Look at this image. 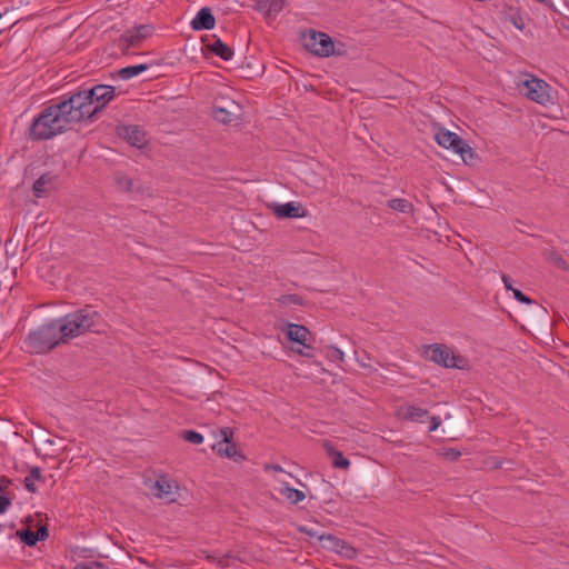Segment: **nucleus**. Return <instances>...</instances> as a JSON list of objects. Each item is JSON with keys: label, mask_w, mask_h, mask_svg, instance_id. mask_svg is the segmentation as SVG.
Masks as SVG:
<instances>
[{"label": "nucleus", "mask_w": 569, "mask_h": 569, "mask_svg": "<svg viewBox=\"0 0 569 569\" xmlns=\"http://www.w3.org/2000/svg\"><path fill=\"white\" fill-rule=\"evenodd\" d=\"M114 97L116 88L108 84L81 86L66 92L33 118L28 137L32 141L49 140L74 124L93 122Z\"/></svg>", "instance_id": "1"}, {"label": "nucleus", "mask_w": 569, "mask_h": 569, "mask_svg": "<svg viewBox=\"0 0 569 569\" xmlns=\"http://www.w3.org/2000/svg\"><path fill=\"white\" fill-rule=\"evenodd\" d=\"M61 319V328L63 331L67 330L64 337H69V339L86 332L103 333L107 329L104 319L92 306H86L82 309L66 315Z\"/></svg>", "instance_id": "2"}, {"label": "nucleus", "mask_w": 569, "mask_h": 569, "mask_svg": "<svg viewBox=\"0 0 569 569\" xmlns=\"http://www.w3.org/2000/svg\"><path fill=\"white\" fill-rule=\"evenodd\" d=\"M62 319L51 320L38 329L30 331L26 337V345L32 353L43 355L61 343L68 342L69 337H64L67 332L61 328Z\"/></svg>", "instance_id": "3"}, {"label": "nucleus", "mask_w": 569, "mask_h": 569, "mask_svg": "<svg viewBox=\"0 0 569 569\" xmlns=\"http://www.w3.org/2000/svg\"><path fill=\"white\" fill-rule=\"evenodd\" d=\"M305 48L317 57L342 56L346 53L343 44L336 46L333 39L321 31L308 30L302 34Z\"/></svg>", "instance_id": "4"}, {"label": "nucleus", "mask_w": 569, "mask_h": 569, "mask_svg": "<svg viewBox=\"0 0 569 569\" xmlns=\"http://www.w3.org/2000/svg\"><path fill=\"white\" fill-rule=\"evenodd\" d=\"M522 90H525V96L539 103L547 104L552 101L551 97V87L542 79L531 76L530 79H527L522 82Z\"/></svg>", "instance_id": "5"}, {"label": "nucleus", "mask_w": 569, "mask_h": 569, "mask_svg": "<svg viewBox=\"0 0 569 569\" xmlns=\"http://www.w3.org/2000/svg\"><path fill=\"white\" fill-rule=\"evenodd\" d=\"M152 27L140 24L122 33L118 40V47L123 54H128L131 48L139 47L151 34Z\"/></svg>", "instance_id": "6"}, {"label": "nucleus", "mask_w": 569, "mask_h": 569, "mask_svg": "<svg viewBox=\"0 0 569 569\" xmlns=\"http://www.w3.org/2000/svg\"><path fill=\"white\" fill-rule=\"evenodd\" d=\"M426 358L445 368H460L457 360L461 359V357L452 355L445 345H430L426 350Z\"/></svg>", "instance_id": "7"}, {"label": "nucleus", "mask_w": 569, "mask_h": 569, "mask_svg": "<svg viewBox=\"0 0 569 569\" xmlns=\"http://www.w3.org/2000/svg\"><path fill=\"white\" fill-rule=\"evenodd\" d=\"M223 91H216V119H218V112L223 110L232 116V119H242L243 111L242 107L234 100L228 97L227 91L229 88L223 87Z\"/></svg>", "instance_id": "8"}, {"label": "nucleus", "mask_w": 569, "mask_h": 569, "mask_svg": "<svg viewBox=\"0 0 569 569\" xmlns=\"http://www.w3.org/2000/svg\"><path fill=\"white\" fill-rule=\"evenodd\" d=\"M269 208L278 219L303 218L308 214V211L302 207V204L296 201L271 203Z\"/></svg>", "instance_id": "9"}, {"label": "nucleus", "mask_w": 569, "mask_h": 569, "mask_svg": "<svg viewBox=\"0 0 569 569\" xmlns=\"http://www.w3.org/2000/svg\"><path fill=\"white\" fill-rule=\"evenodd\" d=\"M118 136L132 147L141 148L146 144L144 131L139 126H121L118 128Z\"/></svg>", "instance_id": "10"}, {"label": "nucleus", "mask_w": 569, "mask_h": 569, "mask_svg": "<svg viewBox=\"0 0 569 569\" xmlns=\"http://www.w3.org/2000/svg\"><path fill=\"white\" fill-rule=\"evenodd\" d=\"M57 176L51 172H44L41 174L32 186V192L36 198H43L50 194L54 189V182Z\"/></svg>", "instance_id": "11"}, {"label": "nucleus", "mask_w": 569, "mask_h": 569, "mask_svg": "<svg viewBox=\"0 0 569 569\" xmlns=\"http://www.w3.org/2000/svg\"><path fill=\"white\" fill-rule=\"evenodd\" d=\"M283 332L289 342L297 343L299 346L306 345L307 336L310 333L306 326L292 322H286Z\"/></svg>", "instance_id": "12"}, {"label": "nucleus", "mask_w": 569, "mask_h": 569, "mask_svg": "<svg viewBox=\"0 0 569 569\" xmlns=\"http://www.w3.org/2000/svg\"><path fill=\"white\" fill-rule=\"evenodd\" d=\"M192 30H211L213 29V12L211 8H201L190 23Z\"/></svg>", "instance_id": "13"}, {"label": "nucleus", "mask_w": 569, "mask_h": 569, "mask_svg": "<svg viewBox=\"0 0 569 569\" xmlns=\"http://www.w3.org/2000/svg\"><path fill=\"white\" fill-rule=\"evenodd\" d=\"M216 448L219 456L226 457L234 462H242L247 459L242 450L238 447V443L234 441H229L228 443H216Z\"/></svg>", "instance_id": "14"}, {"label": "nucleus", "mask_w": 569, "mask_h": 569, "mask_svg": "<svg viewBox=\"0 0 569 569\" xmlns=\"http://www.w3.org/2000/svg\"><path fill=\"white\" fill-rule=\"evenodd\" d=\"M323 448L327 455L331 458V465L333 468L347 470L350 467V460L346 458L340 450L336 449L330 441L325 440Z\"/></svg>", "instance_id": "15"}, {"label": "nucleus", "mask_w": 569, "mask_h": 569, "mask_svg": "<svg viewBox=\"0 0 569 569\" xmlns=\"http://www.w3.org/2000/svg\"><path fill=\"white\" fill-rule=\"evenodd\" d=\"M429 411L427 409L416 407V406H402L399 410V416L403 420L413 421V422H423L425 418L428 417Z\"/></svg>", "instance_id": "16"}, {"label": "nucleus", "mask_w": 569, "mask_h": 569, "mask_svg": "<svg viewBox=\"0 0 569 569\" xmlns=\"http://www.w3.org/2000/svg\"><path fill=\"white\" fill-rule=\"evenodd\" d=\"M157 62H143L134 66H128L124 68H121L117 71V76L122 80H129L133 77L139 76L143 71H147L151 69L153 66H157Z\"/></svg>", "instance_id": "17"}, {"label": "nucleus", "mask_w": 569, "mask_h": 569, "mask_svg": "<svg viewBox=\"0 0 569 569\" xmlns=\"http://www.w3.org/2000/svg\"><path fill=\"white\" fill-rule=\"evenodd\" d=\"M193 51H199L204 59L213 57V36L204 34L200 37L199 42L191 43Z\"/></svg>", "instance_id": "18"}, {"label": "nucleus", "mask_w": 569, "mask_h": 569, "mask_svg": "<svg viewBox=\"0 0 569 569\" xmlns=\"http://www.w3.org/2000/svg\"><path fill=\"white\" fill-rule=\"evenodd\" d=\"M41 468L40 467H32L29 471V476H27L24 479H23V486L24 488L30 492V493H36L38 491V488L36 487L34 485V481H40L42 480V473H41Z\"/></svg>", "instance_id": "19"}, {"label": "nucleus", "mask_w": 569, "mask_h": 569, "mask_svg": "<svg viewBox=\"0 0 569 569\" xmlns=\"http://www.w3.org/2000/svg\"><path fill=\"white\" fill-rule=\"evenodd\" d=\"M318 540L321 542V547L330 550L337 551L339 546H343L345 540L331 535V533H322L318 536Z\"/></svg>", "instance_id": "20"}, {"label": "nucleus", "mask_w": 569, "mask_h": 569, "mask_svg": "<svg viewBox=\"0 0 569 569\" xmlns=\"http://www.w3.org/2000/svg\"><path fill=\"white\" fill-rule=\"evenodd\" d=\"M387 206L390 209L402 213H412L415 211L413 204L409 202L407 199L402 198L390 199Z\"/></svg>", "instance_id": "21"}, {"label": "nucleus", "mask_w": 569, "mask_h": 569, "mask_svg": "<svg viewBox=\"0 0 569 569\" xmlns=\"http://www.w3.org/2000/svg\"><path fill=\"white\" fill-rule=\"evenodd\" d=\"M242 560L238 555H233L230 552L223 553L220 557L216 556V566H219L221 568L232 567L238 568Z\"/></svg>", "instance_id": "22"}, {"label": "nucleus", "mask_w": 569, "mask_h": 569, "mask_svg": "<svg viewBox=\"0 0 569 569\" xmlns=\"http://www.w3.org/2000/svg\"><path fill=\"white\" fill-rule=\"evenodd\" d=\"M114 181H116L117 188L121 191L132 192L134 190L133 180L121 171L114 172Z\"/></svg>", "instance_id": "23"}, {"label": "nucleus", "mask_w": 569, "mask_h": 569, "mask_svg": "<svg viewBox=\"0 0 569 569\" xmlns=\"http://www.w3.org/2000/svg\"><path fill=\"white\" fill-rule=\"evenodd\" d=\"M233 54V49L216 36V57H219L223 61H229L232 59Z\"/></svg>", "instance_id": "24"}, {"label": "nucleus", "mask_w": 569, "mask_h": 569, "mask_svg": "<svg viewBox=\"0 0 569 569\" xmlns=\"http://www.w3.org/2000/svg\"><path fill=\"white\" fill-rule=\"evenodd\" d=\"M152 492L158 498H168L172 493V487L164 478H160L154 482Z\"/></svg>", "instance_id": "25"}, {"label": "nucleus", "mask_w": 569, "mask_h": 569, "mask_svg": "<svg viewBox=\"0 0 569 569\" xmlns=\"http://www.w3.org/2000/svg\"><path fill=\"white\" fill-rule=\"evenodd\" d=\"M453 136H455V132H451L445 128H440L437 131V133L435 134V140L439 146H441L446 149H449V146L452 142Z\"/></svg>", "instance_id": "26"}, {"label": "nucleus", "mask_w": 569, "mask_h": 569, "mask_svg": "<svg viewBox=\"0 0 569 569\" xmlns=\"http://www.w3.org/2000/svg\"><path fill=\"white\" fill-rule=\"evenodd\" d=\"M282 493L292 505H298L302 500H305L306 495L303 491L298 490L296 488L289 487L288 485L283 488Z\"/></svg>", "instance_id": "27"}, {"label": "nucleus", "mask_w": 569, "mask_h": 569, "mask_svg": "<svg viewBox=\"0 0 569 569\" xmlns=\"http://www.w3.org/2000/svg\"><path fill=\"white\" fill-rule=\"evenodd\" d=\"M547 259H548V261L553 263L559 269H561L563 271H568L569 270V263L562 257V254L559 253L558 251H556V250L549 251L548 254H547Z\"/></svg>", "instance_id": "28"}, {"label": "nucleus", "mask_w": 569, "mask_h": 569, "mask_svg": "<svg viewBox=\"0 0 569 569\" xmlns=\"http://www.w3.org/2000/svg\"><path fill=\"white\" fill-rule=\"evenodd\" d=\"M19 539L29 547H34L38 542L36 532L31 529H20L17 531Z\"/></svg>", "instance_id": "29"}, {"label": "nucleus", "mask_w": 569, "mask_h": 569, "mask_svg": "<svg viewBox=\"0 0 569 569\" xmlns=\"http://www.w3.org/2000/svg\"><path fill=\"white\" fill-rule=\"evenodd\" d=\"M240 292H241L240 288H228V286L223 284L222 282L219 283V288H216V297H223L227 299H231V298L238 299L236 293H240Z\"/></svg>", "instance_id": "30"}, {"label": "nucleus", "mask_w": 569, "mask_h": 569, "mask_svg": "<svg viewBox=\"0 0 569 569\" xmlns=\"http://www.w3.org/2000/svg\"><path fill=\"white\" fill-rule=\"evenodd\" d=\"M278 302H280L282 305H297V306H305V303H306L303 298L297 293L281 295L278 298Z\"/></svg>", "instance_id": "31"}, {"label": "nucleus", "mask_w": 569, "mask_h": 569, "mask_svg": "<svg viewBox=\"0 0 569 569\" xmlns=\"http://www.w3.org/2000/svg\"><path fill=\"white\" fill-rule=\"evenodd\" d=\"M232 118V116H229V113L223 110L222 112H218V119H216V121L230 127H240L242 119Z\"/></svg>", "instance_id": "32"}, {"label": "nucleus", "mask_w": 569, "mask_h": 569, "mask_svg": "<svg viewBox=\"0 0 569 569\" xmlns=\"http://www.w3.org/2000/svg\"><path fill=\"white\" fill-rule=\"evenodd\" d=\"M510 14H509V21L512 23L515 28L522 31L525 29V22L521 17V13L519 9H513L512 7L509 8Z\"/></svg>", "instance_id": "33"}, {"label": "nucleus", "mask_w": 569, "mask_h": 569, "mask_svg": "<svg viewBox=\"0 0 569 569\" xmlns=\"http://www.w3.org/2000/svg\"><path fill=\"white\" fill-rule=\"evenodd\" d=\"M181 438L187 442L199 445L203 441V436L196 430H183Z\"/></svg>", "instance_id": "34"}, {"label": "nucleus", "mask_w": 569, "mask_h": 569, "mask_svg": "<svg viewBox=\"0 0 569 569\" xmlns=\"http://www.w3.org/2000/svg\"><path fill=\"white\" fill-rule=\"evenodd\" d=\"M465 149H467V150L466 151L461 150L459 152V156L461 157V159L463 160V162L466 164L471 166V164H473V161L478 159V154L475 152V150L468 143H466Z\"/></svg>", "instance_id": "35"}, {"label": "nucleus", "mask_w": 569, "mask_h": 569, "mask_svg": "<svg viewBox=\"0 0 569 569\" xmlns=\"http://www.w3.org/2000/svg\"><path fill=\"white\" fill-rule=\"evenodd\" d=\"M466 143H467L466 140H463L460 136L455 133V136L452 138V142L449 146V149H451L455 153L459 154V152L461 150H463V151L467 150V149H465Z\"/></svg>", "instance_id": "36"}, {"label": "nucleus", "mask_w": 569, "mask_h": 569, "mask_svg": "<svg viewBox=\"0 0 569 569\" xmlns=\"http://www.w3.org/2000/svg\"><path fill=\"white\" fill-rule=\"evenodd\" d=\"M327 356L332 361H343V359H345L343 351L340 348L335 347V346L328 347Z\"/></svg>", "instance_id": "37"}, {"label": "nucleus", "mask_w": 569, "mask_h": 569, "mask_svg": "<svg viewBox=\"0 0 569 569\" xmlns=\"http://www.w3.org/2000/svg\"><path fill=\"white\" fill-rule=\"evenodd\" d=\"M336 552L348 558V559H352L357 555V550L346 541H345L343 546H339V548Z\"/></svg>", "instance_id": "38"}, {"label": "nucleus", "mask_w": 569, "mask_h": 569, "mask_svg": "<svg viewBox=\"0 0 569 569\" xmlns=\"http://www.w3.org/2000/svg\"><path fill=\"white\" fill-rule=\"evenodd\" d=\"M233 429L230 427H222L219 429V435L221 439L217 443H228L229 441H233Z\"/></svg>", "instance_id": "39"}, {"label": "nucleus", "mask_w": 569, "mask_h": 569, "mask_svg": "<svg viewBox=\"0 0 569 569\" xmlns=\"http://www.w3.org/2000/svg\"><path fill=\"white\" fill-rule=\"evenodd\" d=\"M271 0H257L254 9L270 17Z\"/></svg>", "instance_id": "40"}, {"label": "nucleus", "mask_w": 569, "mask_h": 569, "mask_svg": "<svg viewBox=\"0 0 569 569\" xmlns=\"http://www.w3.org/2000/svg\"><path fill=\"white\" fill-rule=\"evenodd\" d=\"M74 569H110L104 563L99 561H90L87 563H78Z\"/></svg>", "instance_id": "41"}, {"label": "nucleus", "mask_w": 569, "mask_h": 569, "mask_svg": "<svg viewBox=\"0 0 569 569\" xmlns=\"http://www.w3.org/2000/svg\"><path fill=\"white\" fill-rule=\"evenodd\" d=\"M512 295H513V298L520 303L532 305L535 302L530 297H528L527 295H525L521 290H519L517 288L512 291Z\"/></svg>", "instance_id": "42"}, {"label": "nucleus", "mask_w": 569, "mask_h": 569, "mask_svg": "<svg viewBox=\"0 0 569 569\" xmlns=\"http://www.w3.org/2000/svg\"><path fill=\"white\" fill-rule=\"evenodd\" d=\"M303 348L292 349L295 352L302 357L311 358L313 357L315 348L308 343L302 346Z\"/></svg>", "instance_id": "43"}, {"label": "nucleus", "mask_w": 569, "mask_h": 569, "mask_svg": "<svg viewBox=\"0 0 569 569\" xmlns=\"http://www.w3.org/2000/svg\"><path fill=\"white\" fill-rule=\"evenodd\" d=\"M284 6V0H271L270 16H277L280 11H282Z\"/></svg>", "instance_id": "44"}, {"label": "nucleus", "mask_w": 569, "mask_h": 569, "mask_svg": "<svg viewBox=\"0 0 569 569\" xmlns=\"http://www.w3.org/2000/svg\"><path fill=\"white\" fill-rule=\"evenodd\" d=\"M12 503V499L7 495H0V515L4 513Z\"/></svg>", "instance_id": "45"}, {"label": "nucleus", "mask_w": 569, "mask_h": 569, "mask_svg": "<svg viewBox=\"0 0 569 569\" xmlns=\"http://www.w3.org/2000/svg\"><path fill=\"white\" fill-rule=\"evenodd\" d=\"M34 532L38 541H43L49 537V530L46 525L38 527Z\"/></svg>", "instance_id": "46"}, {"label": "nucleus", "mask_w": 569, "mask_h": 569, "mask_svg": "<svg viewBox=\"0 0 569 569\" xmlns=\"http://www.w3.org/2000/svg\"><path fill=\"white\" fill-rule=\"evenodd\" d=\"M443 456L451 461H456L461 457V452L458 449L449 448L445 451Z\"/></svg>", "instance_id": "47"}, {"label": "nucleus", "mask_w": 569, "mask_h": 569, "mask_svg": "<svg viewBox=\"0 0 569 569\" xmlns=\"http://www.w3.org/2000/svg\"><path fill=\"white\" fill-rule=\"evenodd\" d=\"M12 485V480L6 476L0 477V495H6L7 489Z\"/></svg>", "instance_id": "48"}, {"label": "nucleus", "mask_w": 569, "mask_h": 569, "mask_svg": "<svg viewBox=\"0 0 569 569\" xmlns=\"http://www.w3.org/2000/svg\"><path fill=\"white\" fill-rule=\"evenodd\" d=\"M429 422H430V425H429L428 431L432 432V431H436L440 427L441 419L437 416H432V417H429Z\"/></svg>", "instance_id": "49"}, {"label": "nucleus", "mask_w": 569, "mask_h": 569, "mask_svg": "<svg viewBox=\"0 0 569 569\" xmlns=\"http://www.w3.org/2000/svg\"><path fill=\"white\" fill-rule=\"evenodd\" d=\"M501 279H502V282H503L505 288H506L507 291H511L512 292L516 289L512 286V279L510 278V276L503 273Z\"/></svg>", "instance_id": "50"}, {"label": "nucleus", "mask_w": 569, "mask_h": 569, "mask_svg": "<svg viewBox=\"0 0 569 569\" xmlns=\"http://www.w3.org/2000/svg\"><path fill=\"white\" fill-rule=\"evenodd\" d=\"M558 28H559V30H566V31H568V33L566 34V37H568V38H569V19H568V18L561 19V20L558 22Z\"/></svg>", "instance_id": "51"}, {"label": "nucleus", "mask_w": 569, "mask_h": 569, "mask_svg": "<svg viewBox=\"0 0 569 569\" xmlns=\"http://www.w3.org/2000/svg\"><path fill=\"white\" fill-rule=\"evenodd\" d=\"M299 531H300V532H302V533L308 535V536H309V537H311V538H317V539H318V536H319V535H317V532H316V531L310 530V529H308L307 527H301V528L299 529Z\"/></svg>", "instance_id": "52"}, {"label": "nucleus", "mask_w": 569, "mask_h": 569, "mask_svg": "<svg viewBox=\"0 0 569 569\" xmlns=\"http://www.w3.org/2000/svg\"><path fill=\"white\" fill-rule=\"evenodd\" d=\"M271 468L276 471H282V468L279 465H273Z\"/></svg>", "instance_id": "53"}, {"label": "nucleus", "mask_w": 569, "mask_h": 569, "mask_svg": "<svg viewBox=\"0 0 569 569\" xmlns=\"http://www.w3.org/2000/svg\"><path fill=\"white\" fill-rule=\"evenodd\" d=\"M214 396H216V398H217L218 396L222 397V393H221V392L216 391V392H214Z\"/></svg>", "instance_id": "54"}, {"label": "nucleus", "mask_w": 569, "mask_h": 569, "mask_svg": "<svg viewBox=\"0 0 569 569\" xmlns=\"http://www.w3.org/2000/svg\"><path fill=\"white\" fill-rule=\"evenodd\" d=\"M540 308H541V310L543 311V313H548L547 309H545V308H543V307H541V306H540Z\"/></svg>", "instance_id": "55"}]
</instances>
